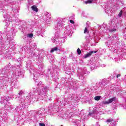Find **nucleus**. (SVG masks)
Here are the masks:
<instances>
[{
	"label": "nucleus",
	"instance_id": "obj_1",
	"mask_svg": "<svg viewBox=\"0 0 126 126\" xmlns=\"http://www.w3.org/2000/svg\"><path fill=\"white\" fill-rule=\"evenodd\" d=\"M114 99V98H112L111 99H108V101H103L102 102V104H103V105H108L109 104H110V103H113Z\"/></svg>",
	"mask_w": 126,
	"mask_h": 126
},
{
	"label": "nucleus",
	"instance_id": "obj_2",
	"mask_svg": "<svg viewBox=\"0 0 126 126\" xmlns=\"http://www.w3.org/2000/svg\"><path fill=\"white\" fill-rule=\"evenodd\" d=\"M96 53H97V51H90V52H89L87 54H86L84 56V59H87V58H89V57H90V56H92V54Z\"/></svg>",
	"mask_w": 126,
	"mask_h": 126
},
{
	"label": "nucleus",
	"instance_id": "obj_3",
	"mask_svg": "<svg viewBox=\"0 0 126 126\" xmlns=\"http://www.w3.org/2000/svg\"><path fill=\"white\" fill-rule=\"evenodd\" d=\"M31 8L33 11H35V12H38V8H37V6L34 5L31 7Z\"/></svg>",
	"mask_w": 126,
	"mask_h": 126
},
{
	"label": "nucleus",
	"instance_id": "obj_4",
	"mask_svg": "<svg viewBox=\"0 0 126 126\" xmlns=\"http://www.w3.org/2000/svg\"><path fill=\"white\" fill-rule=\"evenodd\" d=\"M94 99V100H95V101H99V100H100V99H101V96H95Z\"/></svg>",
	"mask_w": 126,
	"mask_h": 126
},
{
	"label": "nucleus",
	"instance_id": "obj_5",
	"mask_svg": "<svg viewBox=\"0 0 126 126\" xmlns=\"http://www.w3.org/2000/svg\"><path fill=\"white\" fill-rule=\"evenodd\" d=\"M55 51H58V47L52 48L50 52L51 53H54Z\"/></svg>",
	"mask_w": 126,
	"mask_h": 126
},
{
	"label": "nucleus",
	"instance_id": "obj_6",
	"mask_svg": "<svg viewBox=\"0 0 126 126\" xmlns=\"http://www.w3.org/2000/svg\"><path fill=\"white\" fill-rule=\"evenodd\" d=\"M77 53L78 55H80V54H81V50H80V49H79V48L77 49Z\"/></svg>",
	"mask_w": 126,
	"mask_h": 126
},
{
	"label": "nucleus",
	"instance_id": "obj_7",
	"mask_svg": "<svg viewBox=\"0 0 126 126\" xmlns=\"http://www.w3.org/2000/svg\"><path fill=\"white\" fill-rule=\"evenodd\" d=\"M122 15H123V10H121L119 13L118 14V16L119 17H121Z\"/></svg>",
	"mask_w": 126,
	"mask_h": 126
},
{
	"label": "nucleus",
	"instance_id": "obj_8",
	"mask_svg": "<svg viewBox=\"0 0 126 126\" xmlns=\"http://www.w3.org/2000/svg\"><path fill=\"white\" fill-rule=\"evenodd\" d=\"M114 121L113 119H108L106 122L107 123H111V122H113Z\"/></svg>",
	"mask_w": 126,
	"mask_h": 126
},
{
	"label": "nucleus",
	"instance_id": "obj_9",
	"mask_svg": "<svg viewBox=\"0 0 126 126\" xmlns=\"http://www.w3.org/2000/svg\"><path fill=\"white\" fill-rule=\"evenodd\" d=\"M28 37L30 38H32L33 37V33H30L28 35Z\"/></svg>",
	"mask_w": 126,
	"mask_h": 126
},
{
	"label": "nucleus",
	"instance_id": "obj_10",
	"mask_svg": "<svg viewBox=\"0 0 126 126\" xmlns=\"http://www.w3.org/2000/svg\"><path fill=\"white\" fill-rule=\"evenodd\" d=\"M88 32V30L87 29V28H85L84 31V33H85V34L86 33H87Z\"/></svg>",
	"mask_w": 126,
	"mask_h": 126
},
{
	"label": "nucleus",
	"instance_id": "obj_11",
	"mask_svg": "<svg viewBox=\"0 0 126 126\" xmlns=\"http://www.w3.org/2000/svg\"><path fill=\"white\" fill-rule=\"evenodd\" d=\"M92 3V0H88L87 2L86 3Z\"/></svg>",
	"mask_w": 126,
	"mask_h": 126
},
{
	"label": "nucleus",
	"instance_id": "obj_12",
	"mask_svg": "<svg viewBox=\"0 0 126 126\" xmlns=\"http://www.w3.org/2000/svg\"><path fill=\"white\" fill-rule=\"evenodd\" d=\"M39 125L40 126H46V125L44 123H39Z\"/></svg>",
	"mask_w": 126,
	"mask_h": 126
},
{
	"label": "nucleus",
	"instance_id": "obj_13",
	"mask_svg": "<svg viewBox=\"0 0 126 126\" xmlns=\"http://www.w3.org/2000/svg\"><path fill=\"white\" fill-rule=\"evenodd\" d=\"M69 22L71 23V24H74V21L73 20H70Z\"/></svg>",
	"mask_w": 126,
	"mask_h": 126
},
{
	"label": "nucleus",
	"instance_id": "obj_14",
	"mask_svg": "<svg viewBox=\"0 0 126 126\" xmlns=\"http://www.w3.org/2000/svg\"><path fill=\"white\" fill-rule=\"evenodd\" d=\"M120 76H121V74H118L117 76V78H119V77H120Z\"/></svg>",
	"mask_w": 126,
	"mask_h": 126
},
{
	"label": "nucleus",
	"instance_id": "obj_15",
	"mask_svg": "<svg viewBox=\"0 0 126 126\" xmlns=\"http://www.w3.org/2000/svg\"><path fill=\"white\" fill-rule=\"evenodd\" d=\"M22 93H23V92H20L19 93V95H22Z\"/></svg>",
	"mask_w": 126,
	"mask_h": 126
}]
</instances>
